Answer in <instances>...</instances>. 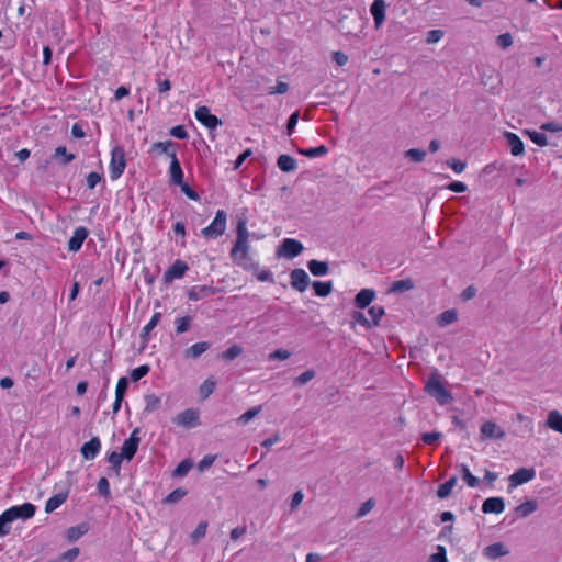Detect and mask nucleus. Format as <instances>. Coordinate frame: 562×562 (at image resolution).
I'll return each mask as SVG.
<instances>
[{
	"instance_id": "obj_20",
	"label": "nucleus",
	"mask_w": 562,
	"mask_h": 562,
	"mask_svg": "<svg viewBox=\"0 0 562 562\" xmlns=\"http://www.w3.org/2000/svg\"><path fill=\"white\" fill-rule=\"evenodd\" d=\"M481 435L483 438L502 439L505 432L495 423L488 420L481 426Z\"/></svg>"
},
{
	"instance_id": "obj_21",
	"label": "nucleus",
	"mask_w": 562,
	"mask_h": 562,
	"mask_svg": "<svg viewBox=\"0 0 562 562\" xmlns=\"http://www.w3.org/2000/svg\"><path fill=\"white\" fill-rule=\"evenodd\" d=\"M385 2L383 0H374L371 4L370 12L374 20L375 27H380L385 20Z\"/></svg>"
},
{
	"instance_id": "obj_56",
	"label": "nucleus",
	"mask_w": 562,
	"mask_h": 562,
	"mask_svg": "<svg viewBox=\"0 0 562 562\" xmlns=\"http://www.w3.org/2000/svg\"><path fill=\"white\" fill-rule=\"evenodd\" d=\"M315 376V372L313 370H306L301 373L294 381L296 385H304L308 381H311Z\"/></svg>"
},
{
	"instance_id": "obj_11",
	"label": "nucleus",
	"mask_w": 562,
	"mask_h": 562,
	"mask_svg": "<svg viewBox=\"0 0 562 562\" xmlns=\"http://www.w3.org/2000/svg\"><path fill=\"white\" fill-rule=\"evenodd\" d=\"M189 270L186 261L177 259L164 273V281L166 283L172 282L176 279H181Z\"/></svg>"
},
{
	"instance_id": "obj_16",
	"label": "nucleus",
	"mask_w": 562,
	"mask_h": 562,
	"mask_svg": "<svg viewBox=\"0 0 562 562\" xmlns=\"http://www.w3.org/2000/svg\"><path fill=\"white\" fill-rule=\"evenodd\" d=\"M88 229L83 226H79L75 229L72 236L68 240V249L70 251H78L82 247L83 241L88 237Z\"/></svg>"
},
{
	"instance_id": "obj_28",
	"label": "nucleus",
	"mask_w": 562,
	"mask_h": 562,
	"mask_svg": "<svg viewBox=\"0 0 562 562\" xmlns=\"http://www.w3.org/2000/svg\"><path fill=\"white\" fill-rule=\"evenodd\" d=\"M308 270L313 276L322 277L326 276L329 271L328 263L325 261H318L316 259H312L307 262Z\"/></svg>"
},
{
	"instance_id": "obj_50",
	"label": "nucleus",
	"mask_w": 562,
	"mask_h": 562,
	"mask_svg": "<svg viewBox=\"0 0 562 562\" xmlns=\"http://www.w3.org/2000/svg\"><path fill=\"white\" fill-rule=\"evenodd\" d=\"M192 468V462L189 459L181 461L173 471L175 476H184Z\"/></svg>"
},
{
	"instance_id": "obj_29",
	"label": "nucleus",
	"mask_w": 562,
	"mask_h": 562,
	"mask_svg": "<svg viewBox=\"0 0 562 562\" xmlns=\"http://www.w3.org/2000/svg\"><path fill=\"white\" fill-rule=\"evenodd\" d=\"M547 426L562 435V414L558 411H551L548 414Z\"/></svg>"
},
{
	"instance_id": "obj_41",
	"label": "nucleus",
	"mask_w": 562,
	"mask_h": 562,
	"mask_svg": "<svg viewBox=\"0 0 562 562\" xmlns=\"http://www.w3.org/2000/svg\"><path fill=\"white\" fill-rule=\"evenodd\" d=\"M243 353V348L239 345H232L229 348H227L221 357L224 360L232 361L239 357Z\"/></svg>"
},
{
	"instance_id": "obj_6",
	"label": "nucleus",
	"mask_w": 562,
	"mask_h": 562,
	"mask_svg": "<svg viewBox=\"0 0 562 562\" xmlns=\"http://www.w3.org/2000/svg\"><path fill=\"white\" fill-rule=\"evenodd\" d=\"M369 315H370V321L363 315V313L361 312H356L353 314V318L361 325L366 326V327H371V326H376L379 325L382 316L384 315V307L383 306H378V305H373L369 308L368 311Z\"/></svg>"
},
{
	"instance_id": "obj_59",
	"label": "nucleus",
	"mask_w": 562,
	"mask_h": 562,
	"mask_svg": "<svg viewBox=\"0 0 562 562\" xmlns=\"http://www.w3.org/2000/svg\"><path fill=\"white\" fill-rule=\"evenodd\" d=\"M374 501L372 498L366 501L359 508L357 513V517L361 518L366 516L373 507H374Z\"/></svg>"
},
{
	"instance_id": "obj_1",
	"label": "nucleus",
	"mask_w": 562,
	"mask_h": 562,
	"mask_svg": "<svg viewBox=\"0 0 562 562\" xmlns=\"http://www.w3.org/2000/svg\"><path fill=\"white\" fill-rule=\"evenodd\" d=\"M236 240L231 249L229 256L233 260H244L248 257L250 245V233L247 227V218L239 217L236 223Z\"/></svg>"
},
{
	"instance_id": "obj_54",
	"label": "nucleus",
	"mask_w": 562,
	"mask_h": 562,
	"mask_svg": "<svg viewBox=\"0 0 562 562\" xmlns=\"http://www.w3.org/2000/svg\"><path fill=\"white\" fill-rule=\"evenodd\" d=\"M496 43L499 47H502L503 49H506L509 46H512L513 37H512L510 33H503L497 36Z\"/></svg>"
},
{
	"instance_id": "obj_63",
	"label": "nucleus",
	"mask_w": 562,
	"mask_h": 562,
	"mask_svg": "<svg viewBox=\"0 0 562 562\" xmlns=\"http://www.w3.org/2000/svg\"><path fill=\"white\" fill-rule=\"evenodd\" d=\"M447 165L456 172L461 173L465 169V162L459 159H451L447 161Z\"/></svg>"
},
{
	"instance_id": "obj_15",
	"label": "nucleus",
	"mask_w": 562,
	"mask_h": 562,
	"mask_svg": "<svg viewBox=\"0 0 562 562\" xmlns=\"http://www.w3.org/2000/svg\"><path fill=\"white\" fill-rule=\"evenodd\" d=\"M217 289L213 285H194L188 291V299L190 301H199L204 297L216 294Z\"/></svg>"
},
{
	"instance_id": "obj_18",
	"label": "nucleus",
	"mask_w": 562,
	"mask_h": 562,
	"mask_svg": "<svg viewBox=\"0 0 562 562\" xmlns=\"http://www.w3.org/2000/svg\"><path fill=\"white\" fill-rule=\"evenodd\" d=\"M176 146L177 144H175L172 140L157 142L150 146L149 153L165 154L169 158H172V155L177 156Z\"/></svg>"
},
{
	"instance_id": "obj_34",
	"label": "nucleus",
	"mask_w": 562,
	"mask_h": 562,
	"mask_svg": "<svg viewBox=\"0 0 562 562\" xmlns=\"http://www.w3.org/2000/svg\"><path fill=\"white\" fill-rule=\"evenodd\" d=\"M216 387V381L213 379V376L207 378L199 389V395L202 400H206Z\"/></svg>"
},
{
	"instance_id": "obj_51",
	"label": "nucleus",
	"mask_w": 562,
	"mask_h": 562,
	"mask_svg": "<svg viewBox=\"0 0 562 562\" xmlns=\"http://www.w3.org/2000/svg\"><path fill=\"white\" fill-rule=\"evenodd\" d=\"M429 562H448L446 548L437 546V552L430 555Z\"/></svg>"
},
{
	"instance_id": "obj_52",
	"label": "nucleus",
	"mask_w": 562,
	"mask_h": 562,
	"mask_svg": "<svg viewBox=\"0 0 562 562\" xmlns=\"http://www.w3.org/2000/svg\"><path fill=\"white\" fill-rule=\"evenodd\" d=\"M127 386H128L127 379L125 376L120 378L116 383V387H115V397L124 398Z\"/></svg>"
},
{
	"instance_id": "obj_58",
	"label": "nucleus",
	"mask_w": 562,
	"mask_h": 562,
	"mask_svg": "<svg viewBox=\"0 0 562 562\" xmlns=\"http://www.w3.org/2000/svg\"><path fill=\"white\" fill-rule=\"evenodd\" d=\"M530 139L538 146H546L548 144L547 136L539 132L529 133Z\"/></svg>"
},
{
	"instance_id": "obj_60",
	"label": "nucleus",
	"mask_w": 562,
	"mask_h": 562,
	"mask_svg": "<svg viewBox=\"0 0 562 562\" xmlns=\"http://www.w3.org/2000/svg\"><path fill=\"white\" fill-rule=\"evenodd\" d=\"M11 530L10 521L7 518L5 514L2 513L0 515V537L7 536Z\"/></svg>"
},
{
	"instance_id": "obj_7",
	"label": "nucleus",
	"mask_w": 562,
	"mask_h": 562,
	"mask_svg": "<svg viewBox=\"0 0 562 562\" xmlns=\"http://www.w3.org/2000/svg\"><path fill=\"white\" fill-rule=\"evenodd\" d=\"M173 423L184 428H194L200 424V413L195 408H187L173 418Z\"/></svg>"
},
{
	"instance_id": "obj_2",
	"label": "nucleus",
	"mask_w": 562,
	"mask_h": 562,
	"mask_svg": "<svg viewBox=\"0 0 562 562\" xmlns=\"http://www.w3.org/2000/svg\"><path fill=\"white\" fill-rule=\"evenodd\" d=\"M227 226V213L224 210H217L213 221L202 228L201 234L207 239H216L224 235Z\"/></svg>"
},
{
	"instance_id": "obj_43",
	"label": "nucleus",
	"mask_w": 562,
	"mask_h": 562,
	"mask_svg": "<svg viewBox=\"0 0 562 562\" xmlns=\"http://www.w3.org/2000/svg\"><path fill=\"white\" fill-rule=\"evenodd\" d=\"M108 462L111 464V467L119 471L121 468L122 460L125 459L122 452L111 451L108 452L106 456Z\"/></svg>"
},
{
	"instance_id": "obj_36",
	"label": "nucleus",
	"mask_w": 562,
	"mask_h": 562,
	"mask_svg": "<svg viewBox=\"0 0 562 562\" xmlns=\"http://www.w3.org/2000/svg\"><path fill=\"white\" fill-rule=\"evenodd\" d=\"M88 531L87 524H81L78 526H72L67 530V539L69 541H76L80 537H82Z\"/></svg>"
},
{
	"instance_id": "obj_55",
	"label": "nucleus",
	"mask_w": 562,
	"mask_h": 562,
	"mask_svg": "<svg viewBox=\"0 0 562 562\" xmlns=\"http://www.w3.org/2000/svg\"><path fill=\"white\" fill-rule=\"evenodd\" d=\"M181 188V191L186 194V196L192 201H199L200 195L195 190H193L188 183H184L182 181V184H179Z\"/></svg>"
},
{
	"instance_id": "obj_31",
	"label": "nucleus",
	"mask_w": 562,
	"mask_h": 562,
	"mask_svg": "<svg viewBox=\"0 0 562 562\" xmlns=\"http://www.w3.org/2000/svg\"><path fill=\"white\" fill-rule=\"evenodd\" d=\"M315 295L319 297H325L329 295L333 291V282L331 281H314L312 283Z\"/></svg>"
},
{
	"instance_id": "obj_4",
	"label": "nucleus",
	"mask_w": 562,
	"mask_h": 562,
	"mask_svg": "<svg viewBox=\"0 0 562 562\" xmlns=\"http://www.w3.org/2000/svg\"><path fill=\"white\" fill-rule=\"evenodd\" d=\"M425 391L436 398V401L443 405L452 401V396L449 391L446 390L439 376H431L425 385Z\"/></svg>"
},
{
	"instance_id": "obj_24",
	"label": "nucleus",
	"mask_w": 562,
	"mask_h": 562,
	"mask_svg": "<svg viewBox=\"0 0 562 562\" xmlns=\"http://www.w3.org/2000/svg\"><path fill=\"white\" fill-rule=\"evenodd\" d=\"M169 173H170V180L172 181V183H175L176 186L182 184L183 171H182L180 161L177 156L172 155V158H170Z\"/></svg>"
},
{
	"instance_id": "obj_10",
	"label": "nucleus",
	"mask_w": 562,
	"mask_h": 562,
	"mask_svg": "<svg viewBox=\"0 0 562 562\" xmlns=\"http://www.w3.org/2000/svg\"><path fill=\"white\" fill-rule=\"evenodd\" d=\"M303 251V244L294 238H285L280 245L279 254L286 258L297 257Z\"/></svg>"
},
{
	"instance_id": "obj_40",
	"label": "nucleus",
	"mask_w": 562,
	"mask_h": 562,
	"mask_svg": "<svg viewBox=\"0 0 562 562\" xmlns=\"http://www.w3.org/2000/svg\"><path fill=\"white\" fill-rule=\"evenodd\" d=\"M207 526H209L207 521H205V520L200 521L198 524V526L195 527V529L190 535L191 540L193 542H198L199 540H201L206 533Z\"/></svg>"
},
{
	"instance_id": "obj_8",
	"label": "nucleus",
	"mask_w": 562,
	"mask_h": 562,
	"mask_svg": "<svg viewBox=\"0 0 562 562\" xmlns=\"http://www.w3.org/2000/svg\"><path fill=\"white\" fill-rule=\"evenodd\" d=\"M535 476H536V471L532 468H530V469L520 468L508 477V488L513 490L519 485H522V484L533 480Z\"/></svg>"
},
{
	"instance_id": "obj_9",
	"label": "nucleus",
	"mask_w": 562,
	"mask_h": 562,
	"mask_svg": "<svg viewBox=\"0 0 562 562\" xmlns=\"http://www.w3.org/2000/svg\"><path fill=\"white\" fill-rule=\"evenodd\" d=\"M138 432L139 429L135 428L131 432L130 437L123 442L121 452L124 456V458L128 461L132 460L137 452L138 445L140 441Z\"/></svg>"
},
{
	"instance_id": "obj_53",
	"label": "nucleus",
	"mask_w": 562,
	"mask_h": 562,
	"mask_svg": "<svg viewBox=\"0 0 562 562\" xmlns=\"http://www.w3.org/2000/svg\"><path fill=\"white\" fill-rule=\"evenodd\" d=\"M288 91H289V85L284 81L279 80L274 87L269 88L268 94H270V95L284 94Z\"/></svg>"
},
{
	"instance_id": "obj_33",
	"label": "nucleus",
	"mask_w": 562,
	"mask_h": 562,
	"mask_svg": "<svg viewBox=\"0 0 562 562\" xmlns=\"http://www.w3.org/2000/svg\"><path fill=\"white\" fill-rule=\"evenodd\" d=\"M457 481V476H451L448 481L439 485L437 490V496L441 499L447 498L451 494L453 487L456 486Z\"/></svg>"
},
{
	"instance_id": "obj_49",
	"label": "nucleus",
	"mask_w": 562,
	"mask_h": 562,
	"mask_svg": "<svg viewBox=\"0 0 562 562\" xmlns=\"http://www.w3.org/2000/svg\"><path fill=\"white\" fill-rule=\"evenodd\" d=\"M59 156L63 157V165H67L75 159V155L67 153V149L65 146H58L55 149L54 157L57 158Z\"/></svg>"
},
{
	"instance_id": "obj_17",
	"label": "nucleus",
	"mask_w": 562,
	"mask_h": 562,
	"mask_svg": "<svg viewBox=\"0 0 562 562\" xmlns=\"http://www.w3.org/2000/svg\"><path fill=\"white\" fill-rule=\"evenodd\" d=\"M505 510V502L502 497H488L482 504L484 514H502Z\"/></svg>"
},
{
	"instance_id": "obj_14",
	"label": "nucleus",
	"mask_w": 562,
	"mask_h": 562,
	"mask_svg": "<svg viewBox=\"0 0 562 562\" xmlns=\"http://www.w3.org/2000/svg\"><path fill=\"white\" fill-rule=\"evenodd\" d=\"M101 450V440L99 437H92L89 441L85 442L80 449L82 457L86 460H93Z\"/></svg>"
},
{
	"instance_id": "obj_57",
	"label": "nucleus",
	"mask_w": 562,
	"mask_h": 562,
	"mask_svg": "<svg viewBox=\"0 0 562 562\" xmlns=\"http://www.w3.org/2000/svg\"><path fill=\"white\" fill-rule=\"evenodd\" d=\"M97 488H98V492L105 496V497H109L110 496V483L108 481L106 477H101L99 481H98V484H97Z\"/></svg>"
},
{
	"instance_id": "obj_30",
	"label": "nucleus",
	"mask_w": 562,
	"mask_h": 562,
	"mask_svg": "<svg viewBox=\"0 0 562 562\" xmlns=\"http://www.w3.org/2000/svg\"><path fill=\"white\" fill-rule=\"evenodd\" d=\"M458 470L462 476V480L467 483L469 487L475 488L479 486L480 480L471 473V471L465 464H459Z\"/></svg>"
},
{
	"instance_id": "obj_42",
	"label": "nucleus",
	"mask_w": 562,
	"mask_h": 562,
	"mask_svg": "<svg viewBox=\"0 0 562 562\" xmlns=\"http://www.w3.org/2000/svg\"><path fill=\"white\" fill-rule=\"evenodd\" d=\"M187 495V491L179 487L170 492L165 498L164 503L166 504H175L181 501Z\"/></svg>"
},
{
	"instance_id": "obj_19",
	"label": "nucleus",
	"mask_w": 562,
	"mask_h": 562,
	"mask_svg": "<svg viewBox=\"0 0 562 562\" xmlns=\"http://www.w3.org/2000/svg\"><path fill=\"white\" fill-rule=\"evenodd\" d=\"M509 550L503 542H495L484 548L483 555L488 560H496L497 558L507 555Z\"/></svg>"
},
{
	"instance_id": "obj_38",
	"label": "nucleus",
	"mask_w": 562,
	"mask_h": 562,
	"mask_svg": "<svg viewBox=\"0 0 562 562\" xmlns=\"http://www.w3.org/2000/svg\"><path fill=\"white\" fill-rule=\"evenodd\" d=\"M537 509V503L535 501H527L522 504H520L516 512L521 517H527L531 513H533Z\"/></svg>"
},
{
	"instance_id": "obj_35",
	"label": "nucleus",
	"mask_w": 562,
	"mask_h": 562,
	"mask_svg": "<svg viewBox=\"0 0 562 562\" xmlns=\"http://www.w3.org/2000/svg\"><path fill=\"white\" fill-rule=\"evenodd\" d=\"M299 153L308 158H316L325 156L328 153V148L325 145H319L316 147L299 149Z\"/></svg>"
},
{
	"instance_id": "obj_3",
	"label": "nucleus",
	"mask_w": 562,
	"mask_h": 562,
	"mask_svg": "<svg viewBox=\"0 0 562 562\" xmlns=\"http://www.w3.org/2000/svg\"><path fill=\"white\" fill-rule=\"evenodd\" d=\"M126 167L125 150L121 146H115L111 150V160L109 165V173L111 180H117L124 172Z\"/></svg>"
},
{
	"instance_id": "obj_47",
	"label": "nucleus",
	"mask_w": 562,
	"mask_h": 562,
	"mask_svg": "<svg viewBox=\"0 0 562 562\" xmlns=\"http://www.w3.org/2000/svg\"><path fill=\"white\" fill-rule=\"evenodd\" d=\"M413 286H414L413 281L411 279H405V280L395 281L392 284L391 290L394 292H404V291L411 290Z\"/></svg>"
},
{
	"instance_id": "obj_39",
	"label": "nucleus",
	"mask_w": 562,
	"mask_h": 562,
	"mask_svg": "<svg viewBox=\"0 0 562 562\" xmlns=\"http://www.w3.org/2000/svg\"><path fill=\"white\" fill-rule=\"evenodd\" d=\"M457 318L458 314L456 310H447L440 314L438 323L440 326H447L449 324L454 323Z\"/></svg>"
},
{
	"instance_id": "obj_45",
	"label": "nucleus",
	"mask_w": 562,
	"mask_h": 562,
	"mask_svg": "<svg viewBox=\"0 0 562 562\" xmlns=\"http://www.w3.org/2000/svg\"><path fill=\"white\" fill-rule=\"evenodd\" d=\"M149 370H150V368H149V366H148V364H142V366H139V367H137V368L133 369V370L131 371V374H130L131 380H132L133 382H137L138 380H140L142 378H144L145 375H147V374H148V372H149Z\"/></svg>"
},
{
	"instance_id": "obj_46",
	"label": "nucleus",
	"mask_w": 562,
	"mask_h": 562,
	"mask_svg": "<svg viewBox=\"0 0 562 562\" xmlns=\"http://www.w3.org/2000/svg\"><path fill=\"white\" fill-rule=\"evenodd\" d=\"M405 156L414 162H420L426 156V151L419 148H411L405 153Z\"/></svg>"
},
{
	"instance_id": "obj_32",
	"label": "nucleus",
	"mask_w": 562,
	"mask_h": 562,
	"mask_svg": "<svg viewBox=\"0 0 562 562\" xmlns=\"http://www.w3.org/2000/svg\"><path fill=\"white\" fill-rule=\"evenodd\" d=\"M160 319H161V313L155 312L151 315L149 322L142 328V333H140L142 339H144L145 341L148 340V336H149L150 331L158 325Z\"/></svg>"
},
{
	"instance_id": "obj_26",
	"label": "nucleus",
	"mask_w": 562,
	"mask_h": 562,
	"mask_svg": "<svg viewBox=\"0 0 562 562\" xmlns=\"http://www.w3.org/2000/svg\"><path fill=\"white\" fill-rule=\"evenodd\" d=\"M68 498V492H60L49 497L45 503V512L52 513L60 507Z\"/></svg>"
},
{
	"instance_id": "obj_5",
	"label": "nucleus",
	"mask_w": 562,
	"mask_h": 562,
	"mask_svg": "<svg viewBox=\"0 0 562 562\" xmlns=\"http://www.w3.org/2000/svg\"><path fill=\"white\" fill-rule=\"evenodd\" d=\"M35 506L31 503H24L22 505L11 506L5 509L3 513L9 519L10 524L19 518L29 519L32 518L35 514Z\"/></svg>"
},
{
	"instance_id": "obj_61",
	"label": "nucleus",
	"mask_w": 562,
	"mask_h": 562,
	"mask_svg": "<svg viewBox=\"0 0 562 562\" xmlns=\"http://www.w3.org/2000/svg\"><path fill=\"white\" fill-rule=\"evenodd\" d=\"M252 155V150L250 148H247L244 150L234 161V169L237 170L241 167V165L245 162L247 158H249Z\"/></svg>"
},
{
	"instance_id": "obj_64",
	"label": "nucleus",
	"mask_w": 562,
	"mask_h": 562,
	"mask_svg": "<svg viewBox=\"0 0 562 562\" xmlns=\"http://www.w3.org/2000/svg\"><path fill=\"white\" fill-rule=\"evenodd\" d=\"M331 58L338 66H345L348 63V56L340 50L334 52Z\"/></svg>"
},
{
	"instance_id": "obj_22",
	"label": "nucleus",
	"mask_w": 562,
	"mask_h": 562,
	"mask_svg": "<svg viewBox=\"0 0 562 562\" xmlns=\"http://www.w3.org/2000/svg\"><path fill=\"white\" fill-rule=\"evenodd\" d=\"M375 297V292L372 289H362L355 297V305L363 310L368 307Z\"/></svg>"
},
{
	"instance_id": "obj_48",
	"label": "nucleus",
	"mask_w": 562,
	"mask_h": 562,
	"mask_svg": "<svg viewBox=\"0 0 562 562\" xmlns=\"http://www.w3.org/2000/svg\"><path fill=\"white\" fill-rule=\"evenodd\" d=\"M101 181H103V175L92 171L88 173L86 183L89 189H94Z\"/></svg>"
},
{
	"instance_id": "obj_44",
	"label": "nucleus",
	"mask_w": 562,
	"mask_h": 562,
	"mask_svg": "<svg viewBox=\"0 0 562 562\" xmlns=\"http://www.w3.org/2000/svg\"><path fill=\"white\" fill-rule=\"evenodd\" d=\"M261 412V406H255L246 411L244 414H241L237 422L240 424H247L250 422L254 417H256Z\"/></svg>"
},
{
	"instance_id": "obj_37",
	"label": "nucleus",
	"mask_w": 562,
	"mask_h": 562,
	"mask_svg": "<svg viewBox=\"0 0 562 562\" xmlns=\"http://www.w3.org/2000/svg\"><path fill=\"white\" fill-rule=\"evenodd\" d=\"M192 321L193 319L190 315L177 317L175 319L176 333L178 335H180V334H183L187 330H189V328L191 327Z\"/></svg>"
},
{
	"instance_id": "obj_27",
	"label": "nucleus",
	"mask_w": 562,
	"mask_h": 562,
	"mask_svg": "<svg viewBox=\"0 0 562 562\" xmlns=\"http://www.w3.org/2000/svg\"><path fill=\"white\" fill-rule=\"evenodd\" d=\"M277 166L283 172L294 171L297 167L296 160L292 156L286 154H282L278 157Z\"/></svg>"
},
{
	"instance_id": "obj_23",
	"label": "nucleus",
	"mask_w": 562,
	"mask_h": 562,
	"mask_svg": "<svg viewBox=\"0 0 562 562\" xmlns=\"http://www.w3.org/2000/svg\"><path fill=\"white\" fill-rule=\"evenodd\" d=\"M505 137L507 139L510 153L513 156H519L524 154L525 146L520 137L513 133V132H506Z\"/></svg>"
},
{
	"instance_id": "obj_25",
	"label": "nucleus",
	"mask_w": 562,
	"mask_h": 562,
	"mask_svg": "<svg viewBox=\"0 0 562 562\" xmlns=\"http://www.w3.org/2000/svg\"><path fill=\"white\" fill-rule=\"evenodd\" d=\"M211 347L207 341L195 342L184 350V357L187 359H196L203 355Z\"/></svg>"
},
{
	"instance_id": "obj_13",
	"label": "nucleus",
	"mask_w": 562,
	"mask_h": 562,
	"mask_svg": "<svg viewBox=\"0 0 562 562\" xmlns=\"http://www.w3.org/2000/svg\"><path fill=\"white\" fill-rule=\"evenodd\" d=\"M290 283L293 289L304 292L310 283L308 274L304 269L296 268L290 273Z\"/></svg>"
},
{
	"instance_id": "obj_62",
	"label": "nucleus",
	"mask_w": 562,
	"mask_h": 562,
	"mask_svg": "<svg viewBox=\"0 0 562 562\" xmlns=\"http://www.w3.org/2000/svg\"><path fill=\"white\" fill-rule=\"evenodd\" d=\"M170 135L176 138H179V139H186L188 137V133H187L184 126H182V125L173 126L170 130Z\"/></svg>"
},
{
	"instance_id": "obj_12",
	"label": "nucleus",
	"mask_w": 562,
	"mask_h": 562,
	"mask_svg": "<svg viewBox=\"0 0 562 562\" xmlns=\"http://www.w3.org/2000/svg\"><path fill=\"white\" fill-rule=\"evenodd\" d=\"M194 116L202 125L207 128H216L221 121L211 113L210 109L205 105L199 106L195 110Z\"/></svg>"
}]
</instances>
